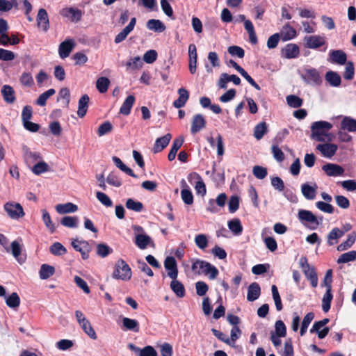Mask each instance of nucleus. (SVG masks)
I'll use <instances>...</instances> for the list:
<instances>
[{"instance_id": "obj_1", "label": "nucleus", "mask_w": 356, "mask_h": 356, "mask_svg": "<svg viewBox=\"0 0 356 356\" xmlns=\"http://www.w3.org/2000/svg\"><path fill=\"white\" fill-rule=\"evenodd\" d=\"M332 124L326 121H317L311 126V137L317 141H331L332 135L330 133Z\"/></svg>"}, {"instance_id": "obj_2", "label": "nucleus", "mask_w": 356, "mask_h": 356, "mask_svg": "<svg viewBox=\"0 0 356 356\" xmlns=\"http://www.w3.org/2000/svg\"><path fill=\"white\" fill-rule=\"evenodd\" d=\"M191 268L195 273H203L206 275H209L211 280L215 279L218 275V270L214 266L207 261L200 259L195 260L193 262Z\"/></svg>"}, {"instance_id": "obj_3", "label": "nucleus", "mask_w": 356, "mask_h": 356, "mask_svg": "<svg viewBox=\"0 0 356 356\" xmlns=\"http://www.w3.org/2000/svg\"><path fill=\"white\" fill-rule=\"evenodd\" d=\"M298 218L304 226L310 229H316L323 222V218L318 220V216H315L312 211L305 209L299 210Z\"/></svg>"}, {"instance_id": "obj_4", "label": "nucleus", "mask_w": 356, "mask_h": 356, "mask_svg": "<svg viewBox=\"0 0 356 356\" xmlns=\"http://www.w3.org/2000/svg\"><path fill=\"white\" fill-rule=\"evenodd\" d=\"M131 270L129 265L123 260L117 261L113 273V277L123 281L129 280L131 277Z\"/></svg>"}, {"instance_id": "obj_5", "label": "nucleus", "mask_w": 356, "mask_h": 356, "mask_svg": "<svg viewBox=\"0 0 356 356\" xmlns=\"http://www.w3.org/2000/svg\"><path fill=\"white\" fill-rule=\"evenodd\" d=\"M301 78L307 84L311 86H320L322 83L319 72L316 69L309 67L302 70Z\"/></svg>"}, {"instance_id": "obj_6", "label": "nucleus", "mask_w": 356, "mask_h": 356, "mask_svg": "<svg viewBox=\"0 0 356 356\" xmlns=\"http://www.w3.org/2000/svg\"><path fill=\"white\" fill-rule=\"evenodd\" d=\"M7 215L13 220H19L25 215L22 206L17 202H8L3 205Z\"/></svg>"}, {"instance_id": "obj_7", "label": "nucleus", "mask_w": 356, "mask_h": 356, "mask_svg": "<svg viewBox=\"0 0 356 356\" xmlns=\"http://www.w3.org/2000/svg\"><path fill=\"white\" fill-rule=\"evenodd\" d=\"M22 238L13 241L10 244V249H7L8 252H10L17 261L22 264L26 259V255L23 251V245Z\"/></svg>"}, {"instance_id": "obj_8", "label": "nucleus", "mask_w": 356, "mask_h": 356, "mask_svg": "<svg viewBox=\"0 0 356 356\" xmlns=\"http://www.w3.org/2000/svg\"><path fill=\"white\" fill-rule=\"evenodd\" d=\"M72 245L76 251H78L81 254L83 259H88L89 253L92 250V247L88 241L75 239L72 242Z\"/></svg>"}, {"instance_id": "obj_9", "label": "nucleus", "mask_w": 356, "mask_h": 356, "mask_svg": "<svg viewBox=\"0 0 356 356\" xmlns=\"http://www.w3.org/2000/svg\"><path fill=\"white\" fill-rule=\"evenodd\" d=\"M188 179L191 183L195 182V188L197 194L204 195L207 192L205 184L201 177V176L197 172L191 173Z\"/></svg>"}, {"instance_id": "obj_10", "label": "nucleus", "mask_w": 356, "mask_h": 356, "mask_svg": "<svg viewBox=\"0 0 356 356\" xmlns=\"http://www.w3.org/2000/svg\"><path fill=\"white\" fill-rule=\"evenodd\" d=\"M329 322L328 318H324L321 321H316L314 323L312 327L310 329V332H316L319 339H323L329 332V328L327 327H323Z\"/></svg>"}, {"instance_id": "obj_11", "label": "nucleus", "mask_w": 356, "mask_h": 356, "mask_svg": "<svg viewBox=\"0 0 356 356\" xmlns=\"http://www.w3.org/2000/svg\"><path fill=\"white\" fill-rule=\"evenodd\" d=\"M304 42L305 47L309 49H317L325 43L324 37L317 35L305 36Z\"/></svg>"}, {"instance_id": "obj_12", "label": "nucleus", "mask_w": 356, "mask_h": 356, "mask_svg": "<svg viewBox=\"0 0 356 356\" xmlns=\"http://www.w3.org/2000/svg\"><path fill=\"white\" fill-rule=\"evenodd\" d=\"M316 149L319 151L324 157L330 159L336 154L338 146L334 143H326L318 144L316 146Z\"/></svg>"}, {"instance_id": "obj_13", "label": "nucleus", "mask_w": 356, "mask_h": 356, "mask_svg": "<svg viewBox=\"0 0 356 356\" xmlns=\"http://www.w3.org/2000/svg\"><path fill=\"white\" fill-rule=\"evenodd\" d=\"M75 46V42L73 39L68 38L61 42L58 47L59 56L61 58H65L69 56Z\"/></svg>"}, {"instance_id": "obj_14", "label": "nucleus", "mask_w": 356, "mask_h": 356, "mask_svg": "<svg viewBox=\"0 0 356 356\" xmlns=\"http://www.w3.org/2000/svg\"><path fill=\"white\" fill-rule=\"evenodd\" d=\"M60 15L72 22H77L81 19L82 12L78 8H66L60 11Z\"/></svg>"}, {"instance_id": "obj_15", "label": "nucleus", "mask_w": 356, "mask_h": 356, "mask_svg": "<svg viewBox=\"0 0 356 356\" xmlns=\"http://www.w3.org/2000/svg\"><path fill=\"white\" fill-rule=\"evenodd\" d=\"M165 268L168 270V275L171 279L177 278L178 270L177 261L173 257H168L164 261Z\"/></svg>"}, {"instance_id": "obj_16", "label": "nucleus", "mask_w": 356, "mask_h": 356, "mask_svg": "<svg viewBox=\"0 0 356 356\" xmlns=\"http://www.w3.org/2000/svg\"><path fill=\"white\" fill-rule=\"evenodd\" d=\"M318 186L316 183H305L301 185V191L303 196L309 200L316 197Z\"/></svg>"}, {"instance_id": "obj_17", "label": "nucleus", "mask_w": 356, "mask_h": 356, "mask_svg": "<svg viewBox=\"0 0 356 356\" xmlns=\"http://www.w3.org/2000/svg\"><path fill=\"white\" fill-rule=\"evenodd\" d=\"M136 24V18L131 19L129 24L125 26L115 38V42L118 44L126 39L127 35L134 30Z\"/></svg>"}, {"instance_id": "obj_18", "label": "nucleus", "mask_w": 356, "mask_h": 356, "mask_svg": "<svg viewBox=\"0 0 356 356\" xmlns=\"http://www.w3.org/2000/svg\"><path fill=\"white\" fill-rule=\"evenodd\" d=\"M322 170L330 177L341 176L344 172L343 168L335 163H327L323 165Z\"/></svg>"}, {"instance_id": "obj_19", "label": "nucleus", "mask_w": 356, "mask_h": 356, "mask_svg": "<svg viewBox=\"0 0 356 356\" xmlns=\"http://www.w3.org/2000/svg\"><path fill=\"white\" fill-rule=\"evenodd\" d=\"M231 81L236 86L241 83V79L238 76L235 74L229 75L227 73H222L218 80V86L220 88L225 89L227 88V83Z\"/></svg>"}, {"instance_id": "obj_20", "label": "nucleus", "mask_w": 356, "mask_h": 356, "mask_svg": "<svg viewBox=\"0 0 356 356\" xmlns=\"http://www.w3.org/2000/svg\"><path fill=\"white\" fill-rule=\"evenodd\" d=\"M300 54L299 47L296 44L290 43L282 50V56L284 58L291 59L297 58Z\"/></svg>"}, {"instance_id": "obj_21", "label": "nucleus", "mask_w": 356, "mask_h": 356, "mask_svg": "<svg viewBox=\"0 0 356 356\" xmlns=\"http://www.w3.org/2000/svg\"><path fill=\"white\" fill-rule=\"evenodd\" d=\"M205 126L206 120L202 114H196L192 120L191 131L193 134H195L204 129Z\"/></svg>"}, {"instance_id": "obj_22", "label": "nucleus", "mask_w": 356, "mask_h": 356, "mask_svg": "<svg viewBox=\"0 0 356 356\" xmlns=\"http://www.w3.org/2000/svg\"><path fill=\"white\" fill-rule=\"evenodd\" d=\"M134 243L140 250H145L148 246L154 247V243L152 238L147 234L138 235L135 237Z\"/></svg>"}, {"instance_id": "obj_23", "label": "nucleus", "mask_w": 356, "mask_h": 356, "mask_svg": "<svg viewBox=\"0 0 356 356\" xmlns=\"http://www.w3.org/2000/svg\"><path fill=\"white\" fill-rule=\"evenodd\" d=\"M329 56L328 60L332 63L344 65L346 63V54L341 50L330 51Z\"/></svg>"}, {"instance_id": "obj_24", "label": "nucleus", "mask_w": 356, "mask_h": 356, "mask_svg": "<svg viewBox=\"0 0 356 356\" xmlns=\"http://www.w3.org/2000/svg\"><path fill=\"white\" fill-rule=\"evenodd\" d=\"M171 138L172 136L170 134H166L165 136L157 138L153 147L154 153H159L165 149L169 144Z\"/></svg>"}, {"instance_id": "obj_25", "label": "nucleus", "mask_w": 356, "mask_h": 356, "mask_svg": "<svg viewBox=\"0 0 356 356\" xmlns=\"http://www.w3.org/2000/svg\"><path fill=\"white\" fill-rule=\"evenodd\" d=\"M38 26L46 31L49 29V22L47 13L45 9L40 8L37 15Z\"/></svg>"}, {"instance_id": "obj_26", "label": "nucleus", "mask_w": 356, "mask_h": 356, "mask_svg": "<svg viewBox=\"0 0 356 356\" xmlns=\"http://www.w3.org/2000/svg\"><path fill=\"white\" fill-rule=\"evenodd\" d=\"M297 35V33L295 29H293L289 24H285L280 33V36L282 41H288L295 38Z\"/></svg>"}, {"instance_id": "obj_27", "label": "nucleus", "mask_w": 356, "mask_h": 356, "mask_svg": "<svg viewBox=\"0 0 356 356\" xmlns=\"http://www.w3.org/2000/svg\"><path fill=\"white\" fill-rule=\"evenodd\" d=\"M261 294V288L258 283L252 282L248 289L247 299L250 302H253L259 298Z\"/></svg>"}, {"instance_id": "obj_28", "label": "nucleus", "mask_w": 356, "mask_h": 356, "mask_svg": "<svg viewBox=\"0 0 356 356\" xmlns=\"http://www.w3.org/2000/svg\"><path fill=\"white\" fill-rule=\"evenodd\" d=\"M179 97L173 102V106L177 108L184 107L189 98V92L184 88L178 90Z\"/></svg>"}, {"instance_id": "obj_29", "label": "nucleus", "mask_w": 356, "mask_h": 356, "mask_svg": "<svg viewBox=\"0 0 356 356\" xmlns=\"http://www.w3.org/2000/svg\"><path fill=\"white\" fill-rule=\"evenodd\" d=\"M89 97L88 95H83L81 97L79 100V106L77 111V115L79 118H83L88 111Z\"/></svg>"}, {"instance_id": "obj_30", "label": "nucleus", "mask_w": 356, "mask_h": 356, "mask_svg": "<svg viewBox=\"0 0 356 356\" xmlns=\"http://www.w3.org/2000/svg\"><path fill=\"white\" fill-rule=\"evenodd\" d=\"M78 210L76 204L67 202L65 204H59L56 206V211L60 214L74 213Z\"/></svg>"}, {"instance_id": "obj_31", "label": "nucleus", "mask_w": 356, "mask_h": 356, "mask_svg": "<svg viewBox=\"0 0 356 356\" xmlns=\"http://www.w3.org/2000/svg\"><path fill=\"white\" fill-rule=\"evenodd\" d=\"M1 94L6 102L12 104L15 102V91L11 86L8 85H4L1 89Z\"/></svg>"}, {"instance_id": "obj_32", "label": "nucleus", "mask_w": 356, "mask_h": 356, "mask_svg": "<svg viewBox=\"0 0 356 356\" xmlns=\"http://www.w3.org/2000/svg\"><path fill=\"white\" fill-rule=\"evenodd\" d=\"M325 80L332 87H338L341 85V76L335 72L328 71L325 76Z\"/></svg>"}, {"instance_id": "obj_33", "label": "nucleus", "mask_w": 356, "mask_h": 356, "mask_svg": "<svg viewBox=\"0 0 356 356\" xmlns=\"http://www.w3.org/2000/svg\"><path fill=\"white\" fill-rule=\"evenodd\" d=\"M184 143V138L179 137L173 140L171 149L168 154V158L169 161H173L177 155V151L181 147Z\"/></svg>"}, {"instance_id": "obj_34", "label": "nucleus", "mask_w": 356, "mask_h": 356, "mask_svg": "<svg viewBox=\"0 0 356 356\" xmlns=\"http://www.w3.org/2000/svg\"><path fill=\"white\" fill-rule=\"evenodd\" d=\"M243 23L244 28L248 33L250 42L253 44H256L258 40L252 22L250 19H246Z\"/></svg>"}, {"instance_id": "obj_35", "label": "nucleus", "mask_w": 356, "mask_h": 356, "mask_svg": "<svg viewBox=\"0 0 356 356\" xmlns=\"http://www.w3.org/2000/svg\"><path fill=\"white\" fill-rule=\"evenodd\" d=\"M172 282L170 283V288L172 291L177 295L179 298H183L185 296L186 291L184 286L182 283L175 279H172Z\"/></svg>"}, {"instance_id": "obj_36", "label": "nucleus", "mask_w": 356, "mask_h": 356, "mask_svg": "<svg viewBox=\"0 0 356 356\" xmlns=\"http://www.w3.org/2000/svg\"><path fill=\"white\" fill-rule=\"evenodd\" d=\"M122 324L124 330H130L134 332H139V323L135 319L124 317L122 319Z\"/></svg>"}, {"instance_id": "obj_37", "label": "nucleus", "mask_w": 356, "mask_h": 356, "mask_svg": "<svg viewBox=\"0 0 356 356\" xmlns=\"http://www.w3.org/2000/svg\"><path fill=\"white\" fill-rule=\"evenodd\" d=\"M147 28L149 30L154 31L155 32H163L165 29V26L159 19H152L147 21Z\"/></svg>"}, {"instance_id": "obj_38", "label": "nucleus", "mask_w": 356, "mask_h": 356, "mask_svg": "<svg viewBox=\"0 0 356 356\" xmlns=\"http://www.w3.org/2000/svg\"><path fill=\"white\" fill-rule=\"evenodd\" d=\"M341 128L350 132L356 131V120L350 117H345L341 121Z\"/></svg>"}, {"instance_id": "obj_39", "label": "nucleus", "mask_w": 356, "mask_h": 356, "mask_svg": "<svg viewBox=\"0 0 356 356\" xmlns=\"http://www.w3.org/2000/svg\"><path fill=\"white\" fill-rule=\"evenodd\" d=\"M134 102L135 97L133 95H129L124 101L120 109V113L125 115H129Z\"/></svg>"}, {"instance_id": "obj_40", "label": "nucleus", "mask_w": 356, "mask_h": 356, "mask_svg": "<svg viewBox=\"0 0 356 356\" xmlns=\"http://www.w3.org/2000/svg\"><path fill=\"white\" fill-rule=\"evenodd\" d=\"M24 157L27 163H33L40 159V154L38 152H31L26 147L23 148Z\"/></svg>"}, {"instance_id": "obj_41", "label": "nucleus", "mask_w": 356, "mask_h": 356, "mask_svg": "<svg viewBox=\"0 0 356 356\" xmlns=\"http://www.w3.org/2000/svg\"><path fill=\"white\" fill-rule=\"evenodd\" d=\"M344 234V232L337 227L333 228L327 235V243L332 245L337 243V240Z\"/></svg>"}, {"instance_id": "obj_42", "label": "nucleus", "mask_w": 356, "mask_h": 356, "mask_svg": "<svg viewBox=\"0 0 356 356\" xmlns=\"http://www.w3.org/2000/svg\"><path fill=\"white\" fill-rule=\"evenodd\" d=\"M55 273L54 267L48 265L42 264L40 269V277L42 280H47L52 276Z\"/></svg>"}, {"instance_id": "obj_43", "label": "nucleus", "mask_w": 356, "mask_h": 356, "mask_svg": "<svg viewBox=\"0 0 356 356\" xmlns=\"http://www.w3.org/2000/svg\"><path fill=\"white\" fill-rule=\"evenodd\" d=\"M355 233L353 232L350 234L348 236L347 240L337 246V250L339 252H342L349 249L355 243Z\"/></svg>"}, {"instance_id": "obj_44", "label": "nucleus", "mask_w": 356, "mask_h": 356, "mask_svg": "<svg viewBox=\"0 0 356 356\" xmlns=\"http://www.w3.org/2000/svg\"><path fill=\"white\" fill-rule=\"evenodd\" d=\"M42 219L43 222L44 223L46 227L50 231L51 233L55 232L56 227L53 223L51 216L49 212L46 209H42Z\"/></svg>"}, {"instance_id": "obj_45", "label": "nucleus", "mask_w": 356, "mask_h": 356, "mask_svg": "<svg viewBox=\"0 0 356 356\" xmlns=\"http://www.w3.org/2000/svg\"><path fill=\"white\" fill-rule=\"evenodd\" d=\"M112 160L116 167L121 170L122 172H125L131 177H136V175L134 173L133 170L124 165L120 158L117 156H113Z\"/></svg>"}, {"instance_id": "obj_46", "label": "nucleus", "mask_w": 356, "mask_h": 356, "mask_svg": "<svg viewBox=\"0 0 356 356\" xmlns=\"http://www.w3.org/2000/svg\"><path fill=\"white\" fill-rule=\"evenodd\" d=\"M332 298V290L326 289L322 299V309L324 312H327L330 310Z\"/></svg>"}, {"instance_id": "obj_47", "label": "nucleus", "mask_w": 356, "mask_h": 356, "mask_svg": "<svg viewBox=\"0 0 356 356\" xmlns=\"http://www.w3.org/2000/svg\"><path fill=\"white\" fill-rule=\"evenodd\" d=\"M5 298L6 303L10 308L15 309L18 307L20 304V298L15 292L12 293L8 297L6 296Z\"/></svg>"}, {"instance_id": "obj_48", "label": "nucleus", "mask_w": 356, "mask_h": 356, "mask_svg": "<svg viewBox=\"0 0 356 356\" xmlns=\"http://www.w3.org/2000/svg\"><path fill=\"white\" fill-rule=\"evenodd\" d=\"M267 133V125L264 122L256 125L254 129V136L257 140H261Z\"/></svg>"}, {"instance_id": "obj_49", "label": "nucleus", "mask_w": 356, "mask_h": 356, "mask_svg": "<svg viewBox=\"0 0 356 356\" xmlns=\"http://www.w3.org/2000/svg\"><path fill=\"white\" fill-rule=\"evenodd\" d=\"M62 225L70 227L76 228L78 227L79 219L76 216H64L60 221Z\"/></svg>"}, {"instance_id": "obj_50", "label": "nucleus", "mask_w": 356, "mask_h": 356, "mask_svg": "<svg viewBox=\"0 0 356 356\" xmlns=\"http://www.w3.org/2000/svg\"><path fill=\"white\" fill-rule=\"evenodd\" d=\"M304 274L307 280L311 282L312 287L316 288L318 286V276L314 267L307 270H305Z\"/></svg>"}, {"instance_id": "obj_51", "label": "nucleus", "mask_w": 356, "mask_h": 356, "mask_svg": "<svg viewBox=\"0 0 356 356\" xmlns=\"http://www.w3.org/2000/svg\"><path fill=\"white\" fill-rule=\"evenodd\" d=\"M356 259V251L352 250L340 255L337 259L338 264H345Z\"/></svg>"}, {"instance_id": "obj_52", "label": "nucleus", "mask_w": 356, "mask_h": 356, "mask_svg": "<svg viewBox=\"0 0 356 356\" xmlns=\"http://www.w3.org/2000/svg\"><path fill=\"white\" fill-rule=\"evenodd\" d=\"M110 85V81L106 77H99L96 82V87L98 91L101 93H104L107 91Z\"/></svg>"}, {"instance_id": "obj_53", "label": "nucleus", "mask_w": 356, "mask_h": 356, "mask_svg": "<svg viewBox=\"0 0 356 356\" xmlns=\"http://www.w3.org/2000/svg\"><path fill=\"white\" fill-rule=\"evenodd\" d=\"M31 170L35 175H40L49 171V165L44 161H38L33 166Z\"/></svg>"}, {"instance_id": "obj_54", "label": "nucleus", "mask_w": 356, "mask_h": 356, "mask_svg": "<svg viewBox=\"0 0 356 356\" xmlns=\"http://www.w3.org/2000/svg\"><path fill=\"white\" fill-rule=\"evenodd\" d=\"M229 229L236 235H239L243 231L241 221L238 219H234L228 222Z\"/></svg>"}, {"instance_id": "obj_55", "label": "nucleus", "mask_w": 356, "mask_h": 356, "mask_svg": "<svg viewBox=\"0 0 356 356\" xmlns=\"http://www.w3.org/2000/svg\"><path fill=\"white\" fill-rule=\"evenodd\" d=\"M80 326L84 331V332L91 339H97V334L94 329L92 328L90 323L87 319L84 322H83L81 324H80Z\"/></svg>"}, {"instance_id": "obj_56", "label": "nucleus", "mask_w": 356, "mask_h": 356, "mask_svg": "<svg viewBox=\"0 0 356 356\" xmlns=\"http://www.w3.org/2000/svg\"><path fill=\"white\" fill-rule=\"evenodd\" d=\"M287 104L292 108H299L302 105L303 101L299 97L290 95L286 97Z\"/></svg>"}, {"instance_id": "obj_57", "label": "nucleus", "mask_w": 356, "mask_h": 356, "mask_svg": "<svg viewBox=\"0 0 356 356\" xmlns=\"http://www.w3.org/2000/svg\"><path fill=\"white\" fill-rule=\"evenodd\" d=\"M56 91L54 89L51 88L44 92L42 93L38 98L36 104L39 106H43L46 104L47 100L55 94Z\"/></svg>"}, {"instance_id": "obj_58", "label": "nucleus", "mask_w": 356, "mask_h": 356, "mask_svg": "<svg viewBox=\"0 0 356 356\" xmlns=\"http://www.w3.org/2000/svg\"><path fill=\"white\" fill-rule=\"evenodd\" d=\"M50 252L54 255H63L66 253V248L59 242L54 243L49 248Z\"/></svg>"}, {"instance_id": "obj_59", "label": "nucleus", "mask_w": 356, "mask_h": 356, "mask_svg": "<svg viewBox=\"0 0 356 356\" xmlns=\"http://www.w3.org/2000/svg\"><path fill=\"white\" fill-rule=\"evenodd\" d=\"M126 207L128 209L140 212L143 210V205L140 202L129 198L126 202Z\"/></svg>"}, {"instance_id": "obj_60", "label": "nucleus", "mask_w": 356, "mask_h": 356, "mask_svg": "<svg viewBox=\"0 0 356 356\" xmlns=\"http://www.w3.org/2000/svg\"><path fill=\"white\" fill-rule=\"evenodd\" d=\"M195 245L201 250H204L208 246V238L204 234H197L195 237Z\"/></svg>"}, {"instance_id": "obj_61", "label": "nucleus", "mask_w": 356, "mask_h": 356, "mask_svg": "<svg viewBox=\"0 0 356 356\" xmlns=\"http://www.w3.org/2000/svg\"><path fill=\"white\" fill-rule=\"evenodd\" d=\"M96 197L102 205L106 207H111L113 206L112 200L106 193L97 191L96 193Z\"/></svg>"}, {"instance_id": "obj_62", "label": "nucleus", "mask_w": 356, "mask_h": 356, "mask_svg": "<svg viewBox=\"0 0 356 356\" xmlns=\"http://www.w3.org/2000/svg\"><path fill=\"white\" fill-rule=\"evenodd\" d=\"M17 6V0H0V11L8 12L13 7Z\"/></svg>"}, {"instance_id": "obj_63", "label": "nucleus", "mask_w": 356, "mask_h": 356, "mask_svg": "<svg viewBox=\"0 0 356 356\" xmlns=\"http://www.w3.org/2000/svg\"><path fill=\"white\" fill-rule=\"evenodd\" d=\"M112 130H113L112 124L108 121H106L99 127L98 130H97V134L99 137H101L106 134H109L110 132L112 131Z\"/></svg>"}, {"instance_id": "obj_64", "label": "nucleus", "mask_w": 356, "mask_h": 356, "mask_svg": "<svg viewBox=\"0 0 356 356\" xmlns=\"http://www.w3.org/2000/svg\"><path fill=\"white\" fill-rule=\"evenodd\" d=\"M142 65H143V62L141 61L140 56H136V57H134V58H131L126 63L127 70L128 69L138 70L142 67Z\"/></svg>"}]
</instances>
